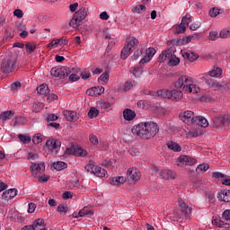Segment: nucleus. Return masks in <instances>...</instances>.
I'll return each instance as SVG.
<instances>
[{"mask_svg": "<svg viewBox=\"0 0 230 230\" xmlns=\"http://www.w3.org/2000/svg\"><path fill=\"white\" fill-rule=\"evenodd\" d=\"M86 94L88 96H100V93H98V87H92V88H89L87 91H86Z\"/></svg>", "mask_w": 230, "mask_h": 230, "instance_id": "40", "label": "nucleus"}, {"mask_svg": "<svg viewBox=\"0 0 230 230\" xmlns=\"http://www.w3.org/2000/svg\"><path fill=\"white\" fill-rule=\"evenodd\" d=\"M193 17H191L190 14H186L185 16L182 17L181 19V23L188 28V24L191 22Z\"/></svg>", "mask_w": 230, "mask_h": 230, "instance_id": "42", "label": "nucleus"}, {"mask_svg": "<svg viewBox=\"0 0 230 230\" xmlns=\"http://www.w3.org/2000/svg\"><path fill=\"white\" fill-rule=\"evenodd\" d=\"M167 146L170 150H172V152H181V150H182L181 146L173 141L168 142Z\"/></svg>", "mask_w": 230, "mask_h": 230, "instance_id": "30", "label": "nucleus"}, {"mask_svg": "<svg viewBox=\"0 0 230 230\" xmlns=\"http://www.w3.org/2000/svg\"><path fill=\"white\" fill-rule=\"evenodd\" d=\"M223 218L225 220H230V210L226 209L223 212Z\"/></svg>", "mask_w": 230, "mask_h": 230, "instance_id": "64", "label": "nucleus"}, {"mask_svg": "<svg viewBox=\"0 0 230 230\" xmlns=\"http://www.w3.org/2000/svg\"><path fill=\"white\" fill-rule=\"evenodd\" d=\"M119 179H121V182H125L127 181V178L123 176H118L110 180V184H111V186H119V184H121Z\"/></svg>", "mask_w": 230, "mask_h": 230, "instance_id": "29", "label": "nucleus"}, {"mask_svg": "<svg viewBox=\"0 0 230 230\" xmlns=\"http://www.w3.org/2000/svg\"><path fill=\"white\" fill-rule=\"evenodd\" d=\"M13 114H15V112L12 111H4L2 114H0V119H2V121L12 119V118H13Z\"/></svg>", "mask_w": 230, "mask_h": 230, "instance_id": "28", "label": "nucleus"}, {"mask_svg": "<svg viewBox=\"0 0 230 230\" xmlns=\"http://www.w3.org/2000/svg\"><path fill=\"white\" fill-rule=\"evenodd\" d=\"M140 57H142V58L145 57V49H137L134 52L133 58H134V60H137V58H139Z\"/></svg>", "mask_w": 230, "mask_h": 230, "instance_id": "41", "label": "nucleus"}, {"mask_svg": "<svg viewBox=\"0 0 230 230\" xmlns=\"http://www.w3.org/2000/svg\"><path fill=\"white\" fill-rule=\"evenodd\" d=\"M219 35L217 31H211L209 33V40H217L218 39Z\"/></svg>", "mask_w": 230, "mask_h": 230, "instance_id": "59", "label": "nucleus"}, {"mask_svg": "<svg viewBox=\"0 0 230 230\" xmlns=\"http://www.w3.org/2000/svg\"><path fill=\"white\" fill-rule=\"evenodd\" d=\"M160 175L166 181H172L177 177V173L173 172L170 169L162 170Z\"/></svg>", "mask_w": 230, "mask_h": 230, "instance_id": "15", "label": "nucleus"}, {"mask_svg": "<svg viewBox=\"0 0 230 230\" xmlns=\"http://www.w3.org/2000/svg\"><path fill=\"white\" fill-rule=\"evenodd\" d=\"M201 25L202 23L200 22H195L190 25V30H191V31H196V30H199Z\"/></svg>", "mask_w": 230, "mask_h": 230, "instance_id": "55", "label": "nucleus"}, {"mask_svg": "<svg viewBox=\"0 0 230 230\" xmlns=\"http://www.w3.org/2000/svg\"><path fill=\"white\" fill-rule=\"evenodd\" d=\"M66 155H76L77 157H85L87 151L84 150L79 146H73L71 148H66L65 151Z\"/></svg>", "mask_w": 230, "mask_h": 230, "instance_id": "8", "label": "nucleus"}, {"mask_svg": "<svg viewBox=\"0 0 230 230\" xmlns=\"http://www.w3.org/2000/svg\"><path fill=\"white\" fill-rule=\"evenodd\" d=\"M14 17H18V19H22V16L24 13H22V10L21 9H15L13 12Z\"/></svg>", "mask_w": 230, "mask_h": 230, "instance_id": "57", "label": "nucleus"}, {"mask_svg": "<svg viewBox=\"0 0 230 230\" xmlns=\"http://www.w3.org/2000/svg\"><path fill=\"white\" fill-rule=\"evenodd\" d=\"M217 199L221 202H230V190L223 189L217 193Z\"/></svg>", "mask_w": 230, "mask_h": 230, "instance_id": "14", "label": "nucleus"}, {"mask_svg": "<svg viewBox=\"0 0 230 230\" xmlns=\"http://www.w3.org/2000/svg\"><path fill=\"white\" fill-rule=\"evenodd\" d=\"M32 143L34 145H39V143H42V134L38 133L32 137Z\"/></svg>", "mask_w": 230, "mask_h": 230, "instance_id": "49", "label": "nucleus"}, {"mask_svg": "<svg viewBox=\"0 0 230 230\" xmlns=\"http://www.w3.org/2000/svg\"><path fill=\"white\" fill-rule=\"evenodd\" d=\"M179 206L181 209V214L185 217V218H190L191 216V208L188 207L183 201H180Z\"/></svg>", "mask_w": 230, "mask_h": 230, "instance_id": "18", "label": "nucleus"}, {"mask_svg": "<svg viewBox=\"0 0 230 230\" xmlns=\"http://www.w3.org/2000/svg\"><path fill=\"white\" fill-rule=\"evenodd\" d=\"M132 87H136V81H128L124 84L122 92L127 93V91H130Z\"/></svg>", "mask_w": 230, "mask_h": 230, "instance_id": "36", "label": "nucleus"}, {"mask_svg": "<svg viewBox=\"0 0 230 230\" xmlns=\"http://www.w3.org/2000/svg\"><path fill=\"white\" fill-rule=\"evenodd\" d=\"M100 80H102V82H109V72L102 73L100 76Z\"/></svg>", "mask_w": 230, "mask_h": 230, "instance_id": "60", "label": "nucleus"}, {"mask_svg": "<svg viewBox=\"0 0 230 230\" xmlns=\"http://www.w3.org/2000/svg\"><path fill=\"white\" fill-rule=\"evenodd\" d=\"M46 146L49 147V150L54 152V154H58L60 146H62V142L60 140L52 138L46 141Z\"/></svg>", "mask_w": 230, "mask_h": 230, "instance_id": "9", "label": "nucleus"}, {"mask_svg": "<svg viewBox=\"0 0 230 230\" xmlns=\"http://www.w3.org/2000/svg\"><path fill=\"white\" fill-rule=\"evenodd\" d=\"M57 119H58V116L55 115V114H49L47 116V121H57Z\"/></svg>", "mask_w": 230, "mask_h": 230, "instance_id": "61", "label": "nucleus"}, {"mask_svg": "<svg viewBox=\"0 0 230 230\" xmlns=\"http://www.w3.org/2000/svg\"><path fill=\"white\" fill-rule=\"evenodd\" d=\"M31 168L32 175H38L40 172H44V170H46V165L44 163L35 164L34 165H31Z\"/></svg>", "mask_w": 230, "mask_h": 230, "instance_id": "19", "label": "nucleus"}, {"mask_svg": "<svg viewBox=\"0 0 230 230\" xmlns=\"http://www.w3.org/2000/svg\"><path fill=\"white\" fill-rule=\"evenodd\" d=\"M98 114H100V111H98V109H96L94 107L91 108L88 112V116L91 119L96 118L98 116Z\"/></svg>", "mask_w": 230, "mask_h": 230, "instance_id": "45", "label": "nucleus"}, {"mask_svg": "<svg viewBox=\"0 0 230 230\" xmlns=\"http://www.w3.org/2000/svg\"><path fill=\"white\" fill-rule=\"evenodd\" d=\"M184 31H186V25H183L182 22H181V24L177 25L174 29V33H176L177 35H179L181 33H184Z\"/></svg>", "mask_w": 230, "mask_h": 230, "instance_id": "39", "label": "nucleus"}, {"mask_svg": "<svg viewBox=\"0 0 230 230\" xmlns=\"http://www.w3.org/2000/svg\"><path fill=\"white\" fill-rule=\"evenodd\" d=\"M208 170H209V164H202L198 165L196 172L197 173H202V172H208Z\"/></svg>", "mask_w": 230, "mask_h": 230, "instance_id": "38", "label": "nucleus"}, {"mask_svg": "<svg viewBox=\"0 0 230 230\" xmlns=\"http://www.w3.org/2000/svg\"><path fill=\"white\" fill-rule=\"evenodd\" d=\"M220 13V10L218 8H212L209 10L210 17H217Z\"/></svg>", "mask_w": 230, "mask_h": 230, "instance_id": "56", "label": "nucleus"}, {"mask_svg": "<svg viewBox=\"0 0 230 230\" xmlns=\"http://www.w3.org/2000/svg\"><path fill=\"white\" fill-rule=\"evenodd\" d=\"M146 10V7L144 4H138L132 9V12L135 13H143Z\"/></svg>", "mask_w": 230, "mask_h": 230, "instance_id": "44", "label": "nucleus"}, {"mask_svg": "<svg viewBox=\"0 0 230 230\" xmlns=\"http://www.w3.org/2000/svg\"><path fill=\"white\" fill-rule=\"evenodd\" d=\"M212 224L213 226H216V227H224V226H227V224L218 218L213 219Z\"/></svg>", "mask_w": 230, "mask_h": 230, "instance_id": "48", "label": "nucleus"}, {"mask_svg": "<svg viewBox=\"0 0 230 230\" xmlns=\"http://www.w3.org/2000/svg\"><path fill=\"white\" fill-rule=\"evenodd\" d=\"M194 125H199V127H203V128H206V127L209 126V122L206 119V118L199 116L195 117Z\"/></svg>", "mask_w": 230, "mask_h": 230, "instance_id": "23", "label": "nucleus"}, {"mask_svg": "<svg viewBox=\"0 0 230 230\" xmlns=\"http://www.w3.org/2000/svg\"><path fill=\"white\" fill-rule=\"evenodd\" d=\"M19 87H21V82L16 81L11 85V91H13V93H15V91H17Z\"/></svg>", "mask_w": 230, "mask_h": 230, "instance_id": "58", "label": "nucleus"}, {"mask_svg": "<svg viewBox=\"0 0 230 230\" xmlns=\"http://www.w3.org/2000/svg\"><path fill=\"white\" fill-rule=\"evenodd\" d=\"M128 180L137 182L141 179V172L137 168L131 167L127 172Z\"/></svg>", "mask_w": 230, "mask_h": 230, "instance_id": "11", "label": "nucleus"}, {"mask_svg": "<svg viewBox=\"0 0 230 230\" xmlns=\"http://www.w3.org/2000/svg\"><path fill=\"white\" fill-rule=\"evenodd\" d=\"M181 55L183 58H187L188 60H190V62H195V60L199 58V55L197 53L188 50H182Z\"/></svg>", "mask_w": 230, "mask_h": 230, "instance_id": "16", "label": "nucleus"}, {"mask_svg": "<svg viewBox=\"0 0 230 230\" xmlns=\"http://www.w3.org/2000/svg\"><path fill=\"white\" fill-rule=\"evenodd\" d=\"M89 138H90V142L93 145H98V137H96L95 135H90Z\"/></svg>", "mask_w": 230, "mask_h": 230, "instance_id": "63", "label": "nucleus"}, {"mask_svg": "<svg viewBox=\"0 0 230 230\" xmlns=\"http://www.w3.org/2000/svg\"><path fill=\"white\" fill-rule=\"evenodd\" d=\"M17 56H9L2 61L1 64V71L2 73H4L5 75H8L10 73H13V71L17 70Z\"/></svg>", "mask_w": 230, "mask_h": 230, "instance_id": "3", "label": "nucleus"}, {"mask_svg": "<svg viewBox=\"0 0 230 230\" xmlns=\"http://www.w3.org/2000/svg\"><path fill=\"white\" fill-rule=\"evenodd\" d=\"M206 84H208L210 89H214V91H219L220 93H226L229 89V83L227 82H217L214 79H209L208 77H204Z\"/></svg>", "mask_w": 230, "mask_h": 230, "instance_id": "4", "label": "nucleus"}, {"mask_svg": "<svg viewBox=\"0 0 230 230\" xmlns=\"http://www.w3.org/2000/svg\"><path fill=\"white\" fill-rule=\"evenodd\" d=\"M7 191L9 192V197H11V199L17 197L16 189H9Z\"/></svg>", "mask_w": 230, "mask_h": 230, "instance_id": "62", "label": "nucleus"}, {"mask_svg": "<svg viewBox=\"0 0 230 230\" xmlns=\"http://www.w3.org/2000/svg\"><path fill=\"white\" fill-rule=\"evenodd\" d=\"M138 43H139V41L137 40V39H136L134 37H130L127 40L126 46H128L129 49L134 51L136 46H137Z\"/></svg>", "mask_w": 230, "mask_h": 230, "instance_id": "26", "label": "nucleus"}, {"mask_svg": "<svg viewBox=\"0 0 230 230\" xmlns=\"http://www.w3.org/2000/svg\"><path fill=\"white\" fill-rule=\"evenodd\" d=\"M34 227H35V230H48L44 226V219H40V218L36 219L34 221Z\"/></svg>", "mask_w": 230, "mask_h": 230, "instance_id": "31", "label": "nucleus"}, {"mask_svg": "<svg viewBox=\"0 0 230 230\" xmlns=\"http://www.w3.org/2000/svg\"><path fill=\"white\" fill-rule=\"evenodd\" d=\"M80 24H82V21L74 14L69 22V26L72 28H78Z\"/></svg>", "mask_w": 230, "mask_h": 230, "instance_id": "32", "label": "nucleus"}, {"mask_svg": "<svg viewBox=\"0 0 230 230\" xmlns=\"http://www.w3.org/2000/svg\"><path fill=\"white\" fill-rule=\"evenodd\" d=\"M50 75L55 78L62 80V78H67V76L71 75V68L67 66L53 67L50 70Z\"/></svg>", "mask_w": 230, "mask_h": 230, "instance_id": "6", "label": "nucleus"}, {"mask_svg": "<svg viewBox=\"0 0 230 230\" xmlns=\"http://www.w3.org/2000/svg\"><path fill=\"white\" fill-rule=\"evenodd\" d=\"M69 44V40L66 39V37H62L58 40H54L49 44V48H54V46H67Z\"/></svg>", "mask_w": 230, "mask_h": 230, "instance_id": "17", "label": "nucleus"}, {"mask_svg": "<svg viewBox=\"0 0 230 230\" xmlns=\"http://www.w3.org/2000/svg\"><path fill=\"white\" fill-rule=\"evenodd\" d=\"M172 91L170 90H158L157 91V96L160 98H166L167 100H170V95H171Z\"/></svg>", "mask_w": 230, "mask_h": 230, "instance_id": "34", "label": "nucleus"}, {"mask_svg": "<svg viewBox=\"0 0 230 230\" xmlns=\"http://www.w3.org/2000/svg\"><path fill=\"white\" fill-rule=\"evenodd\" d=\"M168 62L170 66H179L181 59L175 57V55H172V57L168 60Z\"/></svg>", "mask_w": 230, "mask_h": 230, "instance_id": "46", "label": "nucleus"}, {"mask_svg": "<svg viewBox=\"0 0 230 230\" xmlns=\"http://www.w3.org/2000/svg\"><path fill=\"white\" fill-rule=\"evenodd\" d=\"M53 168L58 170V172H61V170H66V168H67V164L64 162H57L53 164Z\"/></svg>", "mask_w": 230, "mask_h": 230, "instance_id": "35", "label": "nucleus"}, {"mask_svg": "<svg viewBox=\"0 0 230 230\" xmlns=\"http://www.w3.org/2000/svg\"><path fill=\"white\" fill-rule=\"evenodd\" d=\"M129 73L134 75V76H141L143 75V67H135V68H130Z\"/></svg>", "mask_w": 230, "mask_h": 230, "instance_id": "37", "label": "nucleus"}, {"mask_svg": "<svg viewBox=\"0 0 230 230\" xmlns=\"http://www.w3.org/2000/svg\"><path fill=\"white\" fill-rule=\"evenodd\" d=\"M63 114L67 121H76L78 119V114L76 111H65Z\"/></svg>", "mask_w": 230, "mask_h": 230, "instance_id": "20", "label": "nucleus"}, {"mask_svg": "<svg viewBox=\"0 0 230 230\" xmlns=\"http://www.w3.org/2000/svg\"><path fill=\"white\" fill-rule=\"evenodd\" d=\"M39 94L48 95L49 94V87L48 84H41L37 88Z\"/></svg>", "mask_w": 230, "mask_h": 230, "instance_id": "33", "label": "nucleus"}, {"mask_svg": "<svg viewBox=\"0 0 230 230\" xmlns=\"http://www.w3.org/2000/svg\"><path fill=\"white\" fill-rule=\"evenodd\" d=\"M131 132L141 139H152L159 132V126L153 121L140 122L133 126Z\"/></svg>", "mask_w": 230, "mask_h": 230, "instance_id": "1", "label": "nucleus"}, {"mask_svg": "<svg viewBox=\"0 0 230 230\" xmlns=\"http://www.w3.org/2000/svg\"><path fill=\"white\" fill-rule=\"evenodd\" d=\"M93 211L88 210L87 208H84L78 213V217H85V215H93Z\"/></svg>", "mask_w": 230, "mask_h": 230, "instance_id": "51", "label": "nucleus"}, {"mask_svg": "<svg viewBox=\"0 0 230 230\" xmlns=\"http://www.w3.org/2000/svg\"><path fill=\"white\" fill-rule=\"evenodd\" d=\"M175 89H182L184 93H192L193 94H198L200 93V88L194 84L191 78L183 75L178 78L174 83Z\"/></svg>", "mask_w": 230, "mask_h": 230, "instance_id": "2", "label": "nucleus"}, {"mask_svg": "<svg viewBox=\"0 0 230 230\" xmlns=\"http://www.w3.org/2000/svg\"><path fill=\"white\" fill-rule=\"evenodd\" d=\"M219 37H220L221 39H229V37H230V30L223 29V30L219 32Z\"/></svg>", "mask_w": 230, "mask_h": 230, "instance_id": "47", "label": "nucleus"}, {"mask_svg": "<svg viewBox=\"0 0 230 230\" xmlns=\"http://www.w3.org/2000/svg\"><path fill=\"white\" fill-rule=\"evenodd\" d=\"M132 49H130L127 45H125L121 50L120 58H122V60H127V58H128V56L130 55V53H132Z\"/></svg>", "mask_w": 230, "mask_h": 230, "instance_id": "27", "label": "nucleus"}, {"mask_svg": "<svg viewBox=\"0 0 230 230\" xmlns=\"http://www.w3.org/2000/svg\"><path fill=\"white\" fill-rule=\"evenodd\" d=\"M230 124V116L229 115H220L212 118L210 121V127L214 128H220L226 125Z\"/></svg>", "mask_w": 230, "mask_h": 230, "instance_id": "5", "label": "nucleus"}, {"mask_svg": "<svg viewBox=\"0 0 230 230\" xmlns=\"http://www.w3.org/2000/svg\"><path fill=\"white\" fill-rule=\"evenodd\" d=\"M209 76H220L222 75V68L217 67L208 72Z\"/></svg>", "mask_w": 230, "mask_h": 230, "instance_id": "43", "label": "nucleus"}, {"mask_svg": "<svg viewBox=\"0 0 230 230\" xmlns=\"http://www.w3.org/2000/svg\"><path fill=\"white\" fill-rule=\"evenodd\" d=\"M18 138L22 143H24L25 145H28L31 141V137L24 135H18Z\"/></svg>", "mask_w": 230, "mask_h": 230, "instance_id": "50", "label": "nucleus"}, {"mask_svg": "<svg viewBox=\"0 0 230 230\" xmlns=\"http://www.w3.org/2000/svg\"><path fill=\"white\" fill-rule=\"evenodd\" d=\"M85 170L93 173L96 177H105V175H107V171H105V169L93 164L85 165Z\"/></svg>", "mask_w": 230, "mask_h": 230, "instance_id": "7", "label": "nucleus"}, {"mask_svg": "<svg viewBox=\"0 0 230 230\" xmlns=\"http://www.w3.org/2000/svg\"><path fill=\"white\" fill-rule=\"evenodd\" d=\"M180 119L186 123L187 125H194L195 124V117H193V111H188L180 114Z\"/></svg>", "mask_w": 230, "mask_h": 230, "instance_id": "12", "label": "nucleus"}, {"mask_svg": "<svg viewBox=\"0 0 230 230\" xmlns=\"http://www.w3.org/2000/svg\"><path fill=\"white\" fill-rule=\"evenodd\" d=\"M183 96L182 91L180 90H172L171 95L169 97V100H172V102H179Z\"/></svg>", "mask_w": 230, "mask_h": 230, "instance_id": "21", "label": "nucleus"}, {"mask_svg": "<svg viewBox=\"0 0 230 230\" xmlns=\"http://www.w3.org/2000/svg\"><path fill=\"white\" fill-rule=\"evenodd\" d=\"M123 118L126 121H132L136 118V111L130 109H125L123 111Z\"/></svg>", "mask_w": 230, "mask_h": 230, "instance_id": "22", "label": "nucleus"}, {"mask_svg": "<svg viewBox=\"0 0 230 230\" xmlns=\"http://www.w3.org/2000/svg\"><path fill=\"white\" fill-rule=\"evenodd\" d=\"M195 159L188 156V155H181L180 157L178 166H191V164H195Z\"/></svg>", "mask_w": 230, "mask_h": 230, "instance_id": "13", "label": "nucleus"}, {"mask_svg": "<svg viewBox=\"0 0 230 230\" xmlns=\"http://www.w3.org/2000/svg\"><path fill=\"white\" fill-rule=\"evenodd\" d=\"M57 211H58V213H67V211H69V208L67 205H59Z\"/></svg>", "mask_w": 230, "mask_h": 230, "instance_id": "52", "label": "nucleus"}, {"mask_svg": "<svg viewBox=\"0 0 230 230\" xmlns=\"http://www.w3.org/2000/svg\"><path fill=\"white\" fill-rule=\"evenodd\" d=\"M25 48H26L28 53H33V51H35V49H37V46H35L33 44H30V43L25 44Z\"/></svg>", "mask_w": 230, "mask_h": 230, "instance_id": "54", "label": "nucleus"}, {"mask_svg": "<svg viewBox=\"0 0 230 230\" xmlns=\"http://www.w3.org/2000/svg\"><path fill=\"white\" fill-rule=\"evenodd\" d=\"M173 54L172 53V50L167 49L159 56V60L160 62H166V60L169 62Z\"/></svg>", "mask_w": 230, "mask_h": 230, "instance_id": "24", "label": "nucleus"}, {"mask_svg": "<svg viewBox=\"0 0 230 230\" xmlns=\"http://www.w3.org/2000/svg\"><path fill=\"white\" fill-rule=\"evenodd\" d=\"M154 55H155V49L149 48L144 50V58L140 60V66H145V64H148L154 58Z\"/></svg>", "mask_w": 230, "mask_h": 230, "instance_id": "10", "label": "nucleus"}, {"mask_svg": "<svg viewBox=\"0 0 230 230\" xmlns=\"http://www.w3.org/2000/svg\"><path fill=\"white\" fill-rule=\"evenodd\" d=\"M98 105L101 109H103L104 111H107V109H111V102H101Z\"/></svg>", "mask_w": 230, "mask_h": 230, "instance_id": "53", "label": "nucleus"}, {"mask_svg": "<svg viewBox=\"0 0 230 230\" xmlns=\"http://www.w3.org/2000/svg\"><path fill=\"white\" fill-rule=\"evenodd\" d=\"M74 15L77 19L81 20V22L84 21L85 17H87V8L81 7L77 12L74 13Z\"/></svg>", "mask_w": 230, "mask_h": 230, "instance_id": "25", "label": "nucleus"}]
</instances>
